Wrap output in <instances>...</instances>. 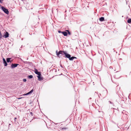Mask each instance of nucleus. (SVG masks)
<instances>
[{
    "mask_svg": "<svg viewBox=\"0 0 131 131\" xmlns=\"http://www.w3.org/2000/svg\"><path fill=\"white\" fill-rule=\"evenodd\" d=\"M56 53H57V56L59 57H60L59 55L60 54H62L63 55H65L66 54V51H59L58 52L57 51H56Z\"/></svg>",
    "mask_w": 131,
    "mask_h": 131,
    "instance_id": "obj_1",
    "label": "nucleus"
},
{
    "mask_svg": "<svg viewBox=\"0 0 131 131\" xmlns=\"http://www.w3.org/2000/svg\"><path fill=\"white\" fill-rule=\"evenodd\" d=\"M2 9L5 13L7 14H9V12L7 9H6L3 6L2 7Z\"/></svg>",
    "mask_w": 131,
    "mask_h": 131,
    "instance_id": "obj_2",
    "label": "nucleus"
},
{
    "mask_svg": "<svg viewBox=\"0 0 131 131\" xmlns=\"http://www.w3.org/2000/svg\"><path fill=\"white\" fill-rule=\"evenodd\" d=\"M4 35L3 36V37L5 38H7L8 37L9 34L6 31L4 33Z\"/></svg>",
    "mask_w": 131,
    "mask_h": 131,
    "instance_id": "obj_3",
    "label": "nucleus"
},
{
    "mask_svg": "<svg viewBox=\"0 0 131 131\" xmlns=\"http://www.w3.org/2000/svg\"><path fill=\"white\" fill-rule=\"evenodd\" d=\"M19 64H12L11 65V67L12 68H13L16 67Z\"/></svg>",
    "mask_w": 131,
    "mask_h": 131,
    "instance_id": "obj_4",
    "label": "nucleus"
},
{
    "mask_svg": "<svg viewBox=\"0 0 131 131\" xmlns=\"http://www.w3.org/2000/svg\"><path fill=\"white\" fill-rule=\"evenodd\" d=\"M35 72L36 74L38 75H41L40 72H38L37 70V69H35Z\"/></svg>",
    "mask_w": 131,
    "mask_h": 131,
    "instance_id": "obj_5",
    "label": "nucleus"
},
{
    "mask_svg": "<svg viewBox=\"0 0 131 131\" xmlns=\"http://www.w3.org/2000/svg\"><path fill=\"white\" fill-rule=\"evenodd\" d=\"M65 56L66 58H69V59L71 57V55L70 54H69L67 53L66 54Z\"/></svg>",
    "mask_w": 131,
    "mask_h": 131,
    "instance_id": "obj_6",
    "label": "nucleus"
},
{
    "mask_svg": "<svg viewBox=\"0 0 131 131\" xmlns=\"http://www.w3.org/2000/svg\"><path fill=\"white\" fill-rule=\"evenodd\" d=\"M3 63L4 64V66H6L7 65V63L4 58H3Z\"/></svg>",
    "mask_w": 131,
    "mask_h": 131,
    "instance_id": "obj_7",
    "label": "nucleus"
},
{
    "mask_svg": "<svg viewBox=\"0 0 131 131\" xmlns=\"http://www.w3.org/2000/svg\"><path fill=\"white\" fill-rule=\"evenodd\" d=\"M33 91V90L32 89L31 90L30 92H29L28 93H27L26 94H23V95H26L29 94H30V93H31Z\"/></svg>",
    "mask_w": 131,
    "mask_h": 131,
    "instance_id": "obj_8",
    "label": "nucleus"
},
{
    "mask_svg": "<svg viewBox=\"0 0 131 131\" xmlns=\"http://www.w3.org/2000/svg\"><path fill=\"white\" fill-rule=\"evenodd\" d=\"M62 33L65 36H67L68 35L67 32L66 31H62Z\"/></svg>",
    "mask_w": 131,
    "mask_h": 131,
    "instance_id": "obj_9",
    "label": "nucleus"
},
{
    "mask_svg": "<svg viewBox=\"0 0 131 131\" xmlns=\"http://www.w3.org/2000/svg\"><path fill=\"white\" fill-rule=\"evenodd\" d=\"M100 21H102L104 20V17H102L99 18Z\"/></svg>",
    "mask_w": 131,
    "mask_h": 131,
    "instance_id": "obj_10",
    "label": "nucleus"
},
{
    "mask_svg": "<svg viewBox=\"0 0 131 131\" xmlns=\"http://www.w3.org/2000/svg\"><path fill=\"white\" fill-rule=\"evenodd\" d=\"M75 58L76 59V57H75L72 56L71 57H70V58L69 59L70 60H72Z\"/></svg>",
    "mask_w": 131,
    "mask_h": 131,
    "instance_id": "obj_11",
    "label": "nucleus"
},
{
    "mask_svg": "<svg viewBox=\"0 0 131 131\" xmlns=\"http://www.w3.org/2000/svg\"><path fill=\"white\" fill-rule=\"evenodd\" d=\"M37 77L38 78V80H42V78L41 77V75H39L38 76H37Z\"/></svg>",
    "mask_w": 131,
    "mask_h": 131,
    "instance_id": "obj_12",
    "label": "nucleus"
},
{
    "mask_svg": "<svg viewBox=\"0 0 131 131\" xmlns=\"http://www.w3.org/2000/svg\"><path fill=\"white\" fill-rule=\"evenodd\" d=\"M11 58H8L7 59V62H10V60Z\"/></svg>",
    "mask_w": 131,
    "mask_h": 131,
    "instance_id": "obj_13",
    "label": "nucleus"
},
{
    "mask_svg": "<svg viewBox=\"0 0 131 131\" xmlns=\"http://www.w3.org/2000/svg\"><path fill=\"white\" fill-rule=\"evenodd\" d=\"M127 23H131V19H128L127 20Z\"/></svg>",
    "mask_w": 131,
    "mask_h": 131,
    "instance_id": "obj_14",
    "label": "nucleus"
},
{
    "mask_svg": "<svg viewBox=\"0 0 131 131\" xmlns=\"http://www.w3.org/2000/svg\"><path fill=\"white\" fill-rule=\"evenodd\" d=\"M28 77L29 79H31L33 78V76L32 75H29Z\"/></svg>",
    "mask_w": 131,
    "mask_h": 131,
    "instance_id": "obj_15",
    "label": "nucleus"
},
{
    "mask_svg": "<svg viewBox=\"0 0 131 131\" xmlns=\"http://www.w3.org/2000/svg\"><path fill=\"white\" fill-rule=\"evenodd\" d=\"M3 36L1 33V31H0V40H1Z\"/></svg>",
    "mask_w": 131,
    "mask_h": 131,
    "instance_id": "obj_16",
    "label": "nucleus"
},
{
    "mask_svg": "<svg viewBox=\"0 0 131 131\" xmlns=\"http://www.w3.org/2000/svg\"><path fill=\"white\" fill-rule=\"evenodd\" d=\"M61 128V130L66 129H67V128H66V127H64V128H61H61Z\"/></svg>",
    "mask_w": 131,
    "mask_h": 131,
    "instance_id": "obj_17",
    "label": "nucleus"
},
{
    "mask_svg": "<svg viewBox=\"0 0 131 131\" xmlns=\"http://www.w3.org/2000/svg\"><path fill=\"white\" fill-rule=\"evenodd\" d=\"M27 80L25 79H23V81L24 82H26V81Z\"/></svg>",
    "mask_w": 131,
    "mask_h": 131,
    "instance_id": "obj_18",
    "label": "nucleus"
},
{
    "mask_svg": "<svg viewBox=\"0 0 131 131\" xmlns=\"http://www.w3.org/2000/svg\"><path fill=\"white\" fill-rule=\"evenodd\" d=\"M68 34H69V35H71V33L69 32V31H68Z\"/></svg>",
    "mask_w": 131,
    "mask_h": 131,
    "instance_id": "obj_19",
    "label": "nucleus"
},
{
    "mask_svg": "<svg viewBox=\"0 0 131 131\" xmlns=\"http://www.w3.org/2000/svg\"><path fill=\"white\" fill-rule=\"evenodd\" d=\"M22 98H23L22 97H20V98H17V99H21Z\"/></svg>",
    "mask_w": 131,
    "mask_h": 131,
    "instance_id": "obj_20",
    "label": "nucleus"
},
{
    "mask_svg": "<svg viewBox=\"0 0 131 131\" xmlns=\"http://www.w3.org/2000/svg\"><path fill=\"white\" fill-rule=\"evenodd\" d=\"M17 119V118L16 117H15V118H14V120H15V122L16 121V119Z\"/></svg>",
    "mask_w": 131,
    "mask_h": 131,
    "instance_id": "obj_21",
    "label": "nucleus"
},
{
    "mask_svg": "<svg viewBox=\"0 0 131 131\" xmlns=\"http://www.w3.org/2000/svg\"><path fill=\"white\" fill-rule=\"evenodd\" d=\"M58 32L59 33H62V31H58Z\"/></svg>",
    "mask_w": 131,
    "mask_h": 131,
    "instance_id": "obj_22",
    "label": "nucleus"
},
{
    "mask_svg": "<svg viewBox=\"0 0 131 131\" xmlns=\"http://www.w3.org/2000/svg\"><path fill=\"white\" fill-rule=\"evenodd\" d=\"M3 1V0H0V2L2 3V2Z\"/></svg>",
    "mask_w": 131,
    "mask_h": 131,
    "instance_id": "obj_23",
    "label": "nucleus"
},
{
    "mask_svg": "<svg viewBox=\"0 0 131 131\" xmlns=\"http://www.w3.org/2000/svg\"><path fill=\"white\" fill-rule=\"evenodd\" d=\"M66 31H67L68 32V31H69V30H66Z\"/></svg>",
    "mask_w": 131,
    "mask_h": 131,
    "instance_id": "obj_24",
    "label": "nucleus"
}]
</instances>
